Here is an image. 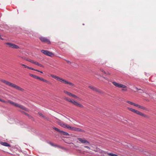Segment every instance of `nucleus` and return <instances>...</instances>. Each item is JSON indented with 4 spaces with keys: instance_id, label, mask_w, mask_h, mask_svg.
<instances>
[{
    "instance_id": "43",
    "label": "nucleus",
    "mask_w": 156,
    "mask_h": 156,
    "mask_svg": "<svg viewBox=\"0 0 156 156\" xmlns=\"http://www.w3.org/2000/svg\"><path fill=\"white\" fill-rule=\"evenodd\" d=\"M0 39H2V38L1 37V36L0 35Z\"/></svg>"
},
{
    "instance_id": "20",
    "label": "nucleus",
    "mask_w": 156,
    "mask_h": 156,
    "mask_svg": "<svg viewBox=\"0 0 156 156\" xmlns=\"http://www.w3.org/2000/svg\"><path fill=\"white\" fill-rule=\"evenodd\" d=\"M126 102L128 103H129V104H130L131 105H134V106H135V105H136V104H135V103H134L133 102H131V101H126Z\"/></svg>"
},
{
    "instance_id": "33",
    "label": "nucleus",
    "mask_w": 156,
    "mask_h": 156,
    "mask_svg": "<svg viewBox=\"0 0 156 156\" xmlns=\"http://www.w3.org/2000/svg\"><path fill=\"white\" fill-rule=\"evenodd\" d=\"M55 147H59V148H61V146H60L59 145H56V144H55Z\"/></svg>"
},
{
    "instance_id": "30",
    "label": "nucleus",
    "mask_w": 156,
    "mask_h": 156,
    "mask_svg": "<svg viewBox=\"0 0 156 156\" xmlns=\"http://www.w3.org/2000/svg\"><path fill=\"white\" fill-rule=\"evenodd\" d=\"M0 101H1L2 102H3V103H6V102L5 101V100H3L2 99H1L0 98Z\"/></svg>"
},
{
    "instance_id": "32",
    "label": "nucleus",
    "mask_w": 156,
    "mask_h": 156,
    "mask_svg": "<svg viewBox=\"0 0 156 156\" xmlns=\"http://www.w3.org/2000/svg\"><path fill=\"white\" fill-rule=\"evenodd\" d=\"M49 144L50 145H51V146H53V147H55V144H53V143H52L51 142H49Z\"/></svg>"
},
{
    "instance_id": "24",
    "label": "nucleus",
    "mask_w": 156,
    "mask_h": 156,
    "mask_svg": "<svg viewBox=\"0 0 156 156\" xmlns=\"http://www.w3.org/2000/svg\"><path fill=\"white\" fill-rule=\"evenodd\" d=\"M108 155L109 156H118L116 154L112 153H108Z\"/></svg>"
},
{
    "instance_id": "5",
    "label": "nucleus",
    "mask_w": 156,
    "mask_h": 156,
    "mask_svg": "<svg viewBox=\"0 0 156 156\" xmlns=\"http://www.w3.org/2000/svg\"><path fill=\"white\" fill-rule=\"evenodd\" d=\"M127 109L129 110L130 111H131V112H133L134 113H135L136 114H138V115H139L140 116H142L143 117H147V116L145 114H144L143 113L137 111V110H135L134 109L129 108V107H127Z\"/></svg>"
},
{
    "instance_id": "17",
    "label": "nucleus",
    "mask_w": 156,
    "mask_h": 156,
    "mask_svg": "<svg viewBox=\"0 0 156 156\" xmlns=\"http://www.w3.org/2000/svg\"><path fill=\"white\" fill-rule=\"evenodd\" d=\"M63 92L65 94H67V95H69V96H70V97H72V95L73 94H72V93H71L70 92H69L67 91H66V90H64L63 91Z\"/></svg>"
},
{
    "instance_id": "21",
    "label": "nucleus",
    "mask_w": 156,
    "mask_h": 156,
    "mask_svg": "<svg viewBox=\"0 0 156 156\" xmlns=\"http://www.w3.org/2000/svg\"><path fill=\"white\" fill-rule=\"evenodd\" d=\"M29 75L30 76L32 77H33L34 78L36 79H37V78L38 77L36 75H33V74H29Z\"/></svg>"
},
{
    "instance_id": "16",
    "label": "nucleus",
    "mask_w": 156,
    "mask_h": 156,
    "mask_svg": "<svg viewBox=\"0 0 156 156\" xmlns=\"http://www.w3.org/2000/svg\"><path fill=\"white\" fill-rule=\"evenodd\" d=\"M20 65L23 66L24 68H27L28 69H31V70H34V69L32 68H31V67H29L27 66H26V65H24V64H20Z\"/></svg>"
},
{
    "instance_id": "7",
    "label": "nucleus",
    "mask_w": 156,
    "mask_h": 156,
    "mask_svg": "<svg viewBox=\"0 0 156 156\" xmlns=\"http://www.w3.org/2000/svg\"><path fill=\"white\" fill-rule=\"evenodd\" d=\"M77 140H78L80 143L83 144H89L90 142L84 138H77Z\"/></svg>"
},
{
    "instance_id": "40",
    "label": "nucleus",
    "mask_w": 156,
    "mask_h": 156,
    "mask_svg": "<svg viewBox=\"0 0 156 156\" xmlns=\"http://www.w3.org/2000/svg\"><path fill=\"white\" fill-rule=\"evenodd\" d=\"M135 88L137 90H141L140 89H138L137 88V87H135Z\"/></svg>"
},
{
    "instance_id": "37",
    "label": "nucleus",
    "mask_w": 156,
    "mask_h": 156,
    "mask_svg": "<svg viewBox=\"0 0 156 156\" xmlns=\"http://www.w3.org/2000/svg\"><path fill=\"white\" fill-rule=\"evenodd\" d=\"M35 70V71H37L38 72H40V71L38 70H37V69H34V70Z\"/></svg>"
},
{
    "instance_id": "2",
    "label": "nucleus",
    "mask_w": 156,
    "mask_h": 156,
    "mask_svg": "<svg viewBox=\"0 0 156 156\" xmlns=\"http://www.w3.org/2000/svg\"><path fill=\"white\" fill-rule=\"evenodd\" d=\"M50 76L52 78H54L56 79H57L58 80L62 82L65 84H68L70 86H74V84H73V83L69 82L66 80L63 79L61 77H60L58 76L53 74H51Z\"/></svg>"
},
{
    "instance_id": "10",
    "label": "nucleus",
    "mask_w": 156,
    "mask_h": 156,
    "mask_svg": "<svg viewBox=\"0 0 156 156\" xmlns=\"http://www.w3.org/2000/svg\"><path fill=\"white\" fill-rule=\"evenodd\" d=\"M70 102L72 103L73 104V105L77 107H79L81 108H83L84 107L83 105H82L81 104L75 101L71 100L70 101Z\"/></svg>"
},
{
    "instance_id": "31",
    "label": "nucleus",
    "mask_w": 156,
    "mask_h": 156,
    "mask_svg": "<svg viewBox=\"0 0 156 156\" xmlns=\"http://www.w3.org/2000/svg\"><path fill=\"white\" fill-rule=\"evenodd\" d=\"M23 114H24L25 115H27V113L23 111H20Z\"/></svg>"
},
{
    "instance_id": "3",
    "label": "nucleus",
    "mask_w": 156,
    "mask_h": 156,
    "mask_svg": "<svg viewBox=\"0 0 156 156\" xmlns=\"http://www.w3.org/2000/svg\"><path fill=\"white\" fill-rule=\"evenodd\" d=\"M112 83L114 86L116 87L122 88V90L123 91H127L128 90L127 87L125 85L118 83L115 82H113Z\"/></svg>"
},
{
    "instance_id": "27",
    "label": "nucleus",
    "mask_w": 156,
    "mask_h": 156,
    "mask_svg": "<svg viewBox=\"0 0 156 156\" xmlns=\"http://www.w3.org/2000/svg\"><path fill=\"white\" fill-rule=\"evenodd\" d=\"M38 114L41 117H42V118H45V116L43 114H42L41 113H39Z\"/></svg>"
},
{
    "instance_id": "26",
    "label": "nucleus",
    "mask_w": 156,
    "mask_h": 156,
    "mask_svg": "<svg viewBox=\"0 0 156 156\" xmlns=\"http://www.w3.org/2000/svg\"><path fill=\"white\" fill-rule=\"evenodd\" d=\"M72 97L75 98L79 99V98L77 97V96L73 94L72 96Z\"/></svg>"
},
{
    "instance_id": "44",
    "label": "nucleus",
    "mask_w": 156,
    "mask_h": 156,
    "mask_svg": "<svg viewBox=\"0 0 156 156\" xmlns=\"http://www.w3.org/2000/svg\"><path fill=\"white\" fill-rule=\"evenodd\" d=\"M103 78L107 80V79L105 77H103Z\"/></svg>"
},
{
    "instance_id": "29",
    "label": "nucleus",
    "mask_w": 156,
    "mask_h": 156,
    "mask_svg": "<svg viewBox=\"0 0 156 156\" xmlns=\"http://www.w3.org/2000/svg\"><path fill=\"white\" fill-rule=\"evenodd\" d=\"M65 100L70 102V101L72 100H71L69 99L68 98H65Z\"/></svg>"
},
{
    "instance_id": "6",
    "label": "nucleus",
    "mask_w": 156,
    "mask_h": 156,
    "mask_svg": "<svg viewBox=\"0 0 156 156\" xmlns=\"http://www.w3.org/2000/svg\"><path fill=\"white\" fill-rule=\"evenodd\" d=\"M39 39L42 42L47 43L48 44H51L49 40L46 37H40Z\"/></svg>"
},
{
    "instance_id": "15",
    "label": "nucleus",
    "mask_w": 156,
    "mask_h": 156,
    "mask_svg": "<svg viewBox=\"0 0 156 156\" xmlns=\"http://www.w3.org/2000/svg\"><path fill=\"white\" fill-rule=\"evenodd\" d=\"M74 130L76 131L80 132H85V131L81 129L76 128V127H75L74 129Z\"/></svg>"
},
{
    "instance_id": "4",
    "label": "nucleus",
    "mask_w": 156,
    "mask_h": 156,
    "mask_svg": "<svg viewBox=\"0 0 156 156\" xmlns=\"http://www.w3.org/2000/svg\"><path fill=\"white\" fill-rule=\"evenodd\" d=\"M8 101L11 105H13L15 106L16 107H18L23 110L27 112H29V110L28 109L25 107L23 106V105H20L10 100H8Z\"/></svg>"
},
{
    "instance_id": "28",
    "label": "nucleus",
    "mask_w": 156,
    "mask_h": 156,
    "mask_svg": "<svg viewBox=\"0 0 156 156\" xmlns=\"http://www.w3.org/2000/svg\"><path fill=\"white\" fill-rule=\"evenodd\" d=\"M100 71L102 72V73H103L104 74H107V73L106 72H105L103 69H100Z\"/></svg>"
},
{
    "instance_id": "19",
    "label": "nucleus",
    "mask_w": 156,
    "mask_h": 156,
    "mask_svg": "<svg viewBox=\"0 0 156 156\" xmlns=\"http://www.w3.org/2000/svg\"><path fill=\"white\" fill-rule=\"evenodd\" d=\"M61 125L63 127H64V128H68V126H69V125L65 124V123H62Z\"/></svg>"
},
{
    "instance_id": "25",
    "label": "nucleus",
    "mask_w": 156,
    "mask_h": 156,
    "mask_svg": "<svg viewBox=\"0 0 156 156\" xmlns=\"http://www.w3.org/2000/svg\"><path fill=\"white\" fill-rule=\"evenodd\" d=\"M41 81L44 82H46V83H49V82L47 80H46L45 79H44V78H42V80Z\"/></svg>"
},
{
    "instance_id": "22",
    "label": "nucleus",
    "mask_w": 156,
    "mask_h": 156,
    "mask_svg": "<svg viewBox=\"0 0 156 156\" xmlns=\"http://www.w3.org/2000/svg\"><path fill=\"white\" fill-rule=\"evenodd\" d=\"M61 134H63V135H66V136H69V134L68 133L66 132H65L63 131H62V132L61 133Z\"/></svg>"
},
{
    "instance_id": "34",
    "label": "nucleus",
    "mask_w": 156,
    "mask_h": 156,
    "mask_svg": "<svg viewBox=\"0 0 156 156\" xmlns=\"http://www.w3.org/2000/svg\"><path fill=\"white\" fill-rule=\"evenodd\" d=\"M42 78L41 77H40L38 76L37 79L41 81Z\"/></svg>"
},
{
    "instance_id": "23",
    "label": "nucleus",
    "mask_w": 156,
    "mask_h": 156,
    "mask_svg": "<svg viewBox=\"0 0 156 156\" xmlns=\"http://www.w3.org/2000/svg\"><path fill=\"white\" fill-rule=\"evenodd\" d=\"M75 127L70 126L69 125L68 126L67 129L72 130H74Z\"/></svg>"
},
{
    "instance_id": "41",
    "label": "nucleus",
    "mask_w": 156,
    "mask_h": 156,
    "mask_svg": "<svg viewBox=\"0 0 156 156\" xmlns=\"http://www.w3.org/2000/svg\"><path fill=\"white\" fill-rule=\"evenodd\" d=\"M66 61L68 63H70V64L71 63V62L70 61H67V60H66Z\"/></svg>"
},
{
    "instance_id": "45",
    "label": "nucleus",
    "mask_w": 156,
    "mask_h": 156,
    "mask_svg": "<svg viewBox=\"0 0 156 156\" xmlns=\"http://www.w3.org/2000/svg\"><path fill=\"white\" fill-rule=\"evenodd\" d=\"M40 72L41 73H43V72L42 71H40Z\"/></svg>"
},
{
    "instance_id": "11",
    "label": "nucleus",
    "mask_w": 156,
    "mask_h": 156,
    "mask_svg": "<svg viewBox=\"0 0 156 156\" xmlns=\"http://www.w3.org/2000/svg\"><path fill=\"white\" fill-rule=\"evenodd\" d=\"M88 87L95 91L98 92L100 93H102V92L100 90L98 89L96 87H94L90 86H89Z\"/></svg>"
},
{
    "instance_id": "18",
    "label": "nucleus",
    "mask_w": 156,
    "mask_h": 156,
    "mask_svg": "<svg viewBox=\"0 0 156 156\" xmlns=\"http://www.w3.org/2000/svg\"><path fill=\"white\" fill-rule=\"evenodd\" d=\"M52 128L55 130V131H57V132H59V133H62V130H60V129L57 128H56L55 127H52Z\"/></svg>"
},
{
    "instance_id": "14",
    "label": "nucleus",
    "mask_w": 156,
    "mask_h": 156,
    "mask_svg": "<svg viewBox=\"0 0 156 156\" xmlns=\"http://www.w3.org/2000/svg\"><path fill=\"white\" fill-rule=\"evenodd\" d=\"M0 144L6 147H10V145L6 142H1Z\"/></svg>"
},
{
    "instance_id": "35",
    "label": "nucleus",
    "mask_w": 156,
    "mask_h": 156,
    "mask_svg": "<svg viewBox=\"0 0 156 156\" xmlns=\"http://www.w3.org/2000/svg\"><path fill=\"white\" fill-rule=\"evenodd\" d=\"M84 147L85 148H87L88 149H90V147H89L88 146H84Z\"/></svg>"
},
{
    "instance_id": "12",
    "label": "nucleus",
    "mask_w": 156,
    "mask_h": 156,
    "mask_svg": "<svg viewBox=\"0 0 156 156\" xmlns=\"http://www.w3.org/2000/svg\"><path fill=\"white\" fill-rule=\"evenodd\" d=\"M135 106L137 107L138 108H140L141 109L144 110L146 111H149V109L147 108L144 107L143 106L137 104H136Z\"/></svg>"
},
{
    "instance_id": "8",
    "label": "nucleus",
    "mask_w": 156,
    "mask_h": 156,
    "mask_svg": "<svg viewBox=\"0 0 156 156\" xmlns=\"http://www.w3.org/2000/svg\"><path fill=\"white\" fill-rule=\"evenodd\" d=\"M41 52L45 55L51 57H52L54 55V54L52 52L47 50H42Z\"/></svg>"
},
{
    "instance_id": "36",
    "label": "nucleus",
    "mask_w": 156,
    "mask_h": 156,
    "mask_svg": "<svg viewBox=\"0 0 156 156\" xmlns=\"http://www.w3.org/2000/svg\"><path fill=\"white\" fill-rule=\"evenodd\" d=\"M106 73H107V74L106 75H110L111 74L109 72H107Z\"/></svg>"
},
{
    "instance_id": "13",
    "label": "nucleus",
    "mask_w": 156,
    "mask_h": 156,
    "mask_svg": "<svg viewBox=\"0 0 156 156\" xmlns=\"http://www.w3.org/2000/svg\"><path fill=\"white\" fill-rule=\"evenodd\" d=\"M30 61V62H31L32 63H33L36 65L39 66L40 67H43V66L42 64L39 63L38 62H37L33 60H32V61Z\"/></svg>"
},
{
    "instance_id": "38",
    "label": "nucleus",
    "mask_w": 156,
    "mask_h": 156,
    "mask_svg": "<svg viewBox=\"0 0 156 156\" xmlns=\"http://www.w3.org/2000/svg\"><path fill=\"white\" fill-rule=\"evenodd\" d=\"M27 60L29 62H30V61H32L33 60H31V59H27Z\"/></svg>"
},
{
    "instance_id": "1",
    "label": "nucleus",
    "mask_w": 156,
    "mask_h": 156,
    "mask_svg": "<svg viewBox=\"0 0 156 156\" xmlns=\"http://www.w3.org/2000/svg\"><path fill=\"white\" fill-rule=\"evenodd\" d=\"M1 81L2 82L5 84L6 85L16 89L18 90L21 91H24V90L23 88H21L15 84L12 83L8 81L4 80H2Z\"/></svg>"
},
{
    "instance_id": "9",
    "label": "nucleus",
    "mask_w": 156,
    "mask_h": 156,
    "mask_svg": "<svg viewBox=\"0 0 156 156\" xmlns=\"http://www.w3.org/2000/svg\"><path fill=\"white\" fill-rule=\"evenodd\" d=\"M5 44L9 48L15 49H18L19 48V47L18 45L13 44L10 43H5Z\"/></svg>"
},
{
    "instance_id": "39",
    "label": "nucleus",
    "mask_w": 156,
    "mask_h": 156,
    "mask_svg": "<svg viewBox=\"0 0 156 156\" xmlns=\"http://www.w3.org/2000/svg\"><path fill=\"white\" fill-rule=\"evenodd\" d=\"M28 118L30 119H31L33 118V117L30 115Z\"/></svg>"
},
{
    "instance_id": "42",
    "label": "nucleus",
    "mask_w": 156,
    "mask_h": 156,
    "mask_svg": "<svg viewBox=\"0 0 156 156\" xmlns=\"http://www.w3.org/2000/svg\"><path fill=\"white\" fill-rule=\"evenodd\" d=\"M26 115L28 117H29L30 115L27 113Z\"/></svg>"
}]
</instances>
